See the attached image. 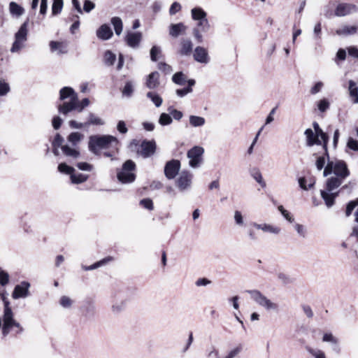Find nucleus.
<instances>
[{"instance_id":"obj_1","label":"nucleus","mask_w":358,"mask_h":358,"mask_svg":"<svg viewBox=\"0 0 358 358\" xmlns=\"http://www.w3.org/2000/svg\"><path fill=\"white\" fill-rule=\"evenodd\" d=\"M332 173L334 176H330L326 180L324 189L320 191L321 197L328 208L334 204V200L340 192V190L337 191L336 189L350 176V171L346 163L343 160H328L323 171V176L327 177Z\"/></svg>"},{"instance_id":"obj_2","label":"nucleus","mask_w":358,"mask_h":358,"mask_svg":"<svg viewBox=\"0 0 358 358\" xmlns=\"http://www.w3.org/2000/svg\"><path fill=\"white\" fill-rule=\"evenodd\" d=\"M118 139L110 135H92L89 138L88 148L93 154L98 155L101 150L115 148L117 149Z\"/></svg>"},{"instance_id":"obj_3","label":"nucleus","mask_w":358,"mask_h":358,"mask_svg":"<svg viewBox=\"0 0 358 358\" xmlns=\"http://www.w3.org/2000/svg\"><path fill=\"white\" fill-rule=\"evenodd\" d=\"M2 320L1 334L3 337H6L11 331L16 335L24 332V327L15 319L14 313L11 307L8 306V304H6V308H3Z\"/></svg>"},{"instance_id":"obj_4","label":"nucleus","mask_w":358,"mask_h":358,"mask_svg":"<svg viewBox=\"0 0 358 358\" xmlns=\"http://www.w3.org/2000/svg\"><path fill=\"white\" fill-rule=\"evenodd\" d=\"M68 98H69V101H64L62 104L58 106L59 112L63 115H67L75 110L78 105V96L74 90L70 87H64L59 91V99L64 101Z\"/></svg>"},{"instance_id":"obj_5","label":"nucleus","mask_w":358,"mask_h":358,"mask_svg":"<svg viewBox=\"0 0 358 358\" xmlns=\"http://www.w3.org/2000/svg\"><path fill=\"white\" fill-rule=\"evenodd\" d=\"M247 292L250 294L251 299L259 306L264 308L265 310L278 311L279 306L278 303L271 301L268 298L264 295L260 291L257 289L248 290Z\"/></svg>"},{"instance_id":"obj_6","label":"nucleus","mask_w":358,"mask_h":358,"mask_svg":"<svg viewBox=\"0 0 358 358\" xmlns=\"http://www.w3.org/2000/svg\"><path fill=\"white\" fill-rule=\"evenodd\" d=\"M136 164L132 160L126 161L122 169L117 172V179L122 183H129L134 181L136 175L133 173L135 170Z\"/></svg>"},{"instance_id":"obj_7","label":"nucleus","mask_w":358,"mask_h":358,"mask_svg":"<svg viewBox=\"0 0 358 358\" xmlns=\"http://www.w3.org/2000/svg\"><path fill=\"white\" fill-rule=\"evenodd\" d=\"M27 22L23 23L19 30L15 34V41L10 48L13 53L19 52L25 47V42L27 40Z\"/></svg>"},{"instance_id":"obj_8","label":"nucleus","mask_w":358,"mask_h":358,"mask_svg":"<svg viewBox=\"0 0 358 358\" xmlns=\"http://www.w3.org/2000/svg\"><path fill=\"white\" fill-rule=\"evenodd\" d=\"M192 180L193 174L190 171H182L176 181V187L180 192L187 191L191 189Z\"/></svg>"},{"instance_id":"obj_9","label":"nucleus","mask_w":358,"mask_h":358,"mask_svg":"<svg viewBox=\"0 0 358 358\" xmlns=\"http://www.w3.org/2000/svg\"><path fill=\"white\" fill-rule=\"evenodd\" d=\"M204 149L201 146H194L187 153V157L189 159V165L192 168H197L202 162V155Z\"/></svg>"},{"instance_id":"obj_10","label":"nucleus","mask_w":358,"mask_h":358,"mask_svg":"<svg viewBox=\"0 0 358 358\" xmlns=\"http://www.w3.org/2000/svg\"><path fill=\"white\" fill-rule=\"evenodd\" d=\"M180 169V162L177 159H172L166 162L164 166V174L165 176L169 179L171 180L178 174Z\"/></svg>"},{"instance_id":"obj_11","label":"nucleus","mask_w":358,"mask_h":358,"mask_svg":"<svg viewBox=\"0 0 358 358\" xmlns=\"http://www.w3.org/2000/svg\"><path fill=\"white\" fill-rule=\"evenodd\" d=\"M31 285L27 281H22L19 285H17L12 293V297L14 299L20 298H26L30 295L29 287Z\"/></svg>"},{"instance_id":"obj_12","label":"nucleus","mask_w":358,"mask_h":358,"mask_svg":"<svg viewBox=\"0 0 358 358\" xmlns=\"http://www.w3.org/2000/svg\"><path fill=\"white\" fill-rule=\"evenodd\" d=\"M156 143L155 141H147L144 140L141 144V150L138 153L144 158H148L155 152Z\"/></svg>"},{"instance_id":"obj_13","label":"nucleus","mask_w":358,"mask_h":358,"mask_svg":"<svg viewBox=\"0 0 358 358\" xmlns=\"http://www.w3.org/2000/svg\"><path fill=\"white\" fill-rule=\"evenodd\" d=\"M194 59L201 64H206L210 62L208 50L201 46H197L193 52Z\"/></svg>"},{"instance_id":"obj_14","label":"nucleus","mask_w":358,"mask_h":358,"mask_svg":"<svg viewBox=\"0 0 358 358\" xmlns=\"http://www.w3.org/2000/svg\"><path fill=\"white\" fill-rule=\"evenodd\" d=\"M357 6L352 3H339L336 10L335 15L338 17L345 16L357 12Z\"/></svg>"},{"instance_id":"obj_15","label":"nucleus","mask_w":358,"mask_h":358,"mask_svg":"<svg viewBox=\"0 0 358 358\" xmlns=\"http://www.w3.org/2000/svg\"><path fill=\"white\" fill-rule=\"evenodd\" d=\"M142 39L141 32H127L125 36V41L128 46L132 48L138 47Z\"/></svg>"},{"instance_id":"obj_16","label":"nucleus","mask_w":358,"mask_h":358,"mask_svg":"<svg viewBox=\"0 0 358 358\" xmlns=\"http://www.w3.org/2000/svg\"><path fill=\"white\" fill-rule=\"evenodd\" d=\"M159 73L154 71L150 73L146 78L145 86L150 90H155L159 86Z\"/></svg>"},{"instance_id":"obj_17","label":"nucleus","mask_w":358,"mask_h":358,"mask_svg":"<svg viewBox=\"0 0 358 358\" xmlns=\"http://www.w3.org/2000/svg\"><path fill=\"white\" fill-rule=\"evenodd\" d=\"M180 48L178 53L182 56L190 55L192 52L193 44L189 38H182L180 41Z\"/></svg>"},{"instance_id":"obj_18","label":"nucleus","mask_w":358,"mask_h":358,"mask_svg":"<svg viewBox=\"0 0 358 358\" xmlns=\"http://www.w3.org/2000/svg\"><path fill=\"white\" fill-rule=\"evenodd\" d=\"M113 31L110 27L106 24H102L97 30H96V36L103 41H106L110 39L113 36Z\"/></svg>"},{"instance_id":"obj_19","label":"nucleus","mask_w":358,"mask_h":358,"mask_svg":"<svg viewBox=\"0 0 358 358\" xmlns=\"http://www.w3.org/2000/svg\"><path fill=\"white\" fill-rule=\"evenodd\" d=\"M304 134L306 137V145L313 146V145H322V141L311 129H306Z\"/></svg>"},{"instance_id":"obj_20","label":"nucleus","mask_w":358,"mask_h":358,"mask_svg":"<svg viewBox=\"0 0 358 358\" xmlns=\"http://www.w3.org/2000/svg\"><path fill=\"white\" fill-rule=\"evenodd\" d=\"M187 27L182 22L178 24H171L169 27V34L174 38L178 37L180 34H184L186 31Z\"/></svg>"},{"instance_id":"obj_21","label":"nucleus","mask_w":358,"mask_h":358,"mask_svg":"<svg viewBox=\"0 0 358 358\" xmlns=\"http://www.w3.org/2000/svg\"><path fill=\"white\" fill-rule=\"evenodd\" d=\"M251 224L257 229L262 230L264 232H268L274 234H278L280 232V229L279 227L268 224H257L256 222H253Z\"/></svg>"},{"instance_id":"obj_22","label":"nucleus","mask_w":358,"mask_h":358,"mask_svg":"<svg viewBox=\"0 0 358 358\" xmlns=\"http://www.w3.org/2000/svg\"><path fill=\"white\" fill-rule=\"evenodd\" d=\"M299 187L307 191L308 189H312L315 184V178L314 177H301L298 179Z\"/></svg>"},{"instance_id":"obj_23","label":"nucleus","mask_w":358,"mask_h":358,"mask_svg":"<svg viewBox=\"0 0 358 358\" xmlns=\"http://www.w3.org/2000/svg\"><path fill=\"white\" fill-rule=\"evenodd\" d=\"M250 174L252 178L260 185L262 188H264L266 185L265 181L263 179L260 170L257 167H253L250 169Z\"/></svg>"},{"instance_id":"obj_24","label":"nucleus","mask_w":358,"mask_h":358,"mask_svg":"<svg viewBox=\"0 0 358 358\" xmlns=\"http://www.w3.org/2000/svg\"><path fill=\"white\" fill-rule=\"evenodd\" d=\"M113 259H114L113 257L108 256V257L103 258V259L98 261L96 263H94L90 266H83V268L85 271H91V270L96 269V268L101 267V266L107 264L108 263L113 261Z\"/></svg>"},{"instance_id":"obj_25","label":"nucleus","mask_w":358,"mask_h":358,"mask_svg":"<svg viewBox=\"0 0 358 358\" xmlns=\"http://www.w3.org/2000/svg\"><path fill=\"white\" fill-rule=\"evenodd\" d=\"M188 86L183 89L176 90V94L180 97H183L189 93L192 92V87L195 85V80L194 79H189L187 81Z\"/></svg>"},{"instance_id":"obj_26","label":"nucleus","mask_w":358,"mask_h":358,"mask_svg":"<svg viewBox=\"0 0 358 358\" xmlns=\"http://www.w3.org/2000/svg\"><path fill=\"white\" fill-rule=\"evenodd\" d=\"M349 92L350 96L352 99L355 103H358V86L353 80L349 81Z\"/></svg>"},{"instance_id":"obj_27","label":"nucleus","mask_w":358,"mask_h":358,"mask_svg":"<svg viewBox=\"0 0 358 358\" xmlns=\"http://www.w3.org/2000/svg\"><path fill=\"white\" fill-rule=\"evenodd\" d=\"M110 22L113 26L115 34L120 36L123 29V23L121 18L119 17H113L111 18Z\"/></svg>"},{"instance_id":"obj_28","label":"nucleus","mask_w":358,"mask_h":358,"mask_svg":"<svg viewBox=\"0 0 358 358\" xmlns=\"http://www.w3.org/2000/svg\"><path fill=\"white\" fill-rule=\"evenodd\" d=\"M357 31V27L356 26H343V27L336 30V34L338 35H352L355 34Z\"/></svg>"},{"instance_id":"obj_29","label":"nucleus","mask_w":358,"mask_h":358,"mask_svg":"<svg viewBox=\"0 0 358 358\" xmlns=\"http://www.w3.org/2000/svg\"><path fill=\"white\" fill-rule=\"evenodd\" d=\"M192 18L198 21L202 20L207 16V13L201 8H194L191 10Z\"/></svg>"},{"instance_id":"obj_30","label":"nucleus","mask_w":358,"mask_h":358,"mask_svg":"<svg viewBox=\"0 0 358 358\" xmlns=\"http://www.w3.org/2000/svg\"><path fill=\"white\" fill-rule=\"evenodd\" d=\"M62 150L63 153L67 157L77 159L80 156V152L78 150H77L74 148H70L67 145L62 146Z\"/></svg>"},{"instance_id":"obj_31","label":"nucleus","mask_w":358,"mask_h":358,"mask_svg":"<svg viewBox=\"0 0 358 358\" xmlns=\"http://www.w3.org/2000/svg\"><path fill=\"white\" fill-rule=\"evenodd\" d=\"M172 81L178 85H184L187 83V76L181 71L176 73L172 77Z\"/></svg>"},{"instance_id":"obj_32","label":"nucleus","mask_w":358,"mask_h":358,"mask_svg":"<svg viewBox=\"0 0 358 358\" xmlns=\"http://www.w3.org/2000/svg\"><path fill=\"white\" fill-rule=\"evenodd\" d=\"M104 122L96 115L92 113H90L87 122L85 123L86 127L90 125H103Z\"/></svg>"},{"instance_id":"obj_33","label":"nucleus","mask_w":358,"mask_h":358,"mask_svg":"<svg viewBox=\"0 0 358 358\" xmlns=\"http://www.w3.org/2000/svg\"><path fill=\"white\" fill-rule=\"evenodd\" d=\"M9 8L10 13L16 16H20L24 12V10L22 6L13 1L10 3Z\"/></svg>"},{"instance_id":"obj_34","label":"nucleus","mask_w":358,"mask_h":358,"mask_svg":"<svg viewBox=\"0 0 358 358\" xmlns=\"http://www.w3.org/2000/svg\"><path fill=\"white\" fill-rule=\"evenodd\" d=\"M146 96L152 101L156 107L158 108L162 106L163 100L159 94L152 92H148Z\"/></svg>"},{"instance_id":"obj_35","label":"nucleus","mask_w":358,"mask_h":358,"mask_svg":"<svg viewBox=\"0 0 358 358\" xmlns=\"http://www.w3.org/2000/svg\"><path fill=\"white\" fill-rule=\"evenodd\" d=\"M205 122L206 120L203 117L196 115L189 116V124L193 127H201L205 124Z\"/></svg>"},{"instance_id":"obj_36","label":"nucleus","mask_w":358,"mask_h":358,"mask_svg":"<svg viewBox=\"0 0 358 358\" xmlns=\"http://www.w3.org/2000/svg\"><path fill=\"white\" fill-rule=\"evenodd\" d=\"M173 119L170 113H162L159 118V124L162 126L169 125L172 123Z\"/></svg>"},{"instance_id":"obj_37","label":"nucleus","mask_w":358,"mask_h":358,"mask_svg":"<svg viewBox=\"0 0 358 358\" xmlns=\"http://www.w3.org/2000/svg\"><path fill=\"white\" fill-rule=\"evenodd\" d=\"M88 178L87 175H85L83 173H78V174H71V180L72 183L74 184H80L85 182Z\"/></svg>"},{"instance_id":"obj_38","label":"nucleus","mask_w":358,"mask_h":358,"mask_svg":"<svg viewBox=\"0 0 358 358\" xmlns=\"http://www.w3.org/2000/svg\"><path fill=\"white\" fill-rule=\"evenodd\" d=\"M116 59V56L111 51L107 50L104 53L103 60L104 63L108 66L113 65Z\"/></svg>"},{"instance_id":"obj_39","label":"nucleus","mask_w":358,"mask_h":358,"mask_svg":"<svg viewBox=\"0 0 358 358\" xmlns=\"http://www.w3.org/2000/svg\"><path fill=\"white\" fill-rule=\"evenodd\" d=\"M306 350L315 358H326L324 352L321 350L314 349L309 346H306Z\"/></svg>"},{"instance_id":"obj_40","label":"nucleus","mask_w":358,"mask_h":358,"mask_svg":"<svg viewBox=\"0 0 358 358\" xmlns=\"http://www.w3.org/2000/svg\"><path fill=\"white\" fill-rule=\"evenodd\" d=\"M83 135L79 132H73L68 136V141L73 145H76L83 138Z\"/></svg>"},{"instance_id":"obj_41","label":"nucleus","mask_w":358,"mask_h":358,"mask_svg":"<svg viewBox=\"0 0 358 358\" xmlns=\"http://www.w3.org/2000/svg\"><path fill=\"white\" fill-rule=\"evenodd\" d=\"M63 7V0H54L52 6V13L55 15L59 14Z\"/></svg>"},{"instance_id":"obj_42","label":"nucleus","mask_w":358,"mask_h":358,"mask_svg":"<svg viewBox=\"0 0 358 358\" xmlns=\"http://www.w3.org/2000/svg\"><path fill=\"white\" fill-rule=\"evenodd\" d=\"M196 28H199L201 31L206 32L210 29V24L206 17L198 20L197 27Z\"/></svg>"},{"instance_id":"obj_43","label":"nucleus","mask_w":358,"mask_h":358,"mask_svg":"<svg viewBox=\"0 0 358 358\" xmlns=\"http://www.w3.org/2000/svg\"><path fill=\"white\" fill-rule=\"evenodd\" d=\"M133 92L134 87L131 81L127 82L122 91V95L127 97H130L132 95Z\"/></svg>"},{"instance_id":"obj_44","label":"nucleus","mask_w":358,"mask_h":358,"mask_svg":"<svg viewBox=\"0 0 358 358\" xmlns=\"http://www.w3.org/2000/svg\"><path fill=\"white\" fill-rule=\"evenodd\" d=\"M322 341L327 343H331L333 345H337L338 343V339L336 338L331 333H326L323 335Z\"/></svg>"},{"instance_id":"obj_45","label":"nucleus","mask_w":358,"mask_h":358,"mask_svg":"<svg viewBox=\"0 0 358 358\" xmlns=\"http://www.w3.org/2000/svg\"><path fill=\"white\" fill-rule=\"evenodd\" d=\"M10 91L9 84L4 80H0V96H6Z\"/></svg>"},{"instance_id":"obj_46","label":"nucleus","mask_w":358,"mask_h":358,"mask_svg":"<svg viewBox=\"0 0 358 358\" xmlns=\"http://www.w3.org/2000/svg\"><path fill=\"white\" fill-rule=\"evenodd\" d=\"M58 170L61 173H64L66 174H70L71 176V174H73V172L75 171L74 168L68 166L65 163L59 164L58 166Z\"/></svg>"},{"instance_id":"obj_47","label":"nucleus","mask_w":358,"mask_h":358,"mask_svg":"<svg viewBox=\"0 0 358 358\" xmlns=\"http://www.w3.org/2000/svg\"><path fill=\"white\" fill-rule=\"evenodd\" d=\"M167 110L170 113L171 116H172L173 118H174L176 120H180L183 116V114L181 111L173 108V106L169 107Z\"/></svg>"},{"instance_id":"obj_48","label":"nucleus","mask_w":358,"mask_h":358,"mask_svg":"<svg viewBox=\"0 0 358 358\" xmlns=\"http://www.w3.org/2000/svg\"><path fill=\"white\" fill-rule=\"evenodd\" d=\"M320 137L321 138V140L322 141V149L324 150L325 155H327V159H329V153L327 150V144L329 141V136L324 131L322 133V134L320 135Z\"/></svg>"},{"instance_id":"obj_49","label":"nucleus","mask_w":358,"mask_h":358,"mask_svg":"<svg viewBox=\"0 0 358 358\" xmlns=\"http://www.w3.org/2000/svg\"><path fill=\"white\" fill-rule=\"evenodd\" d=\"M59 304L64 308H70L73 304V300L69 296H62L60 298Z\"/></svg>"},{"instance_id":"obj_50","label":"nucleus","mask_w":358,"mask_h":358,"mask_svg":"<svg viewBox=\"0 0 358 358\" xmlns=\"http://www.w3.org/2000/svg\"><path fill=\"white\" fill-rule=\"evenodd\" d=\"M242 351V346L241 345L236 346V348L231 349L224 358H235Z\"/></svg>"},{"instance_id":"obj_51","label":"nucleus","mask_w":358,"mask_h":358,"mask_svg":"<svg viewBox=\"0 0 358 358\" xmlns=\"http://www.w3.org/2000/svg\"><path fill=\"white\" fill-rule=\"evenodd\" d=\"M140 205L149 210H152L154 208L153 202L150 199H143L141 200Z\"/></svg>"},{"instance_id":"obj_52","label":"nucleus","mask_w":358,"mask_h":358,"mask_svg":"<svg viewBox=\"0 0 358 358\" xmlns=\"http://www.w3.org/2000/svg\"><path fill=\"white\" fill-rule=\"evenodd\" d=\"M347 148L353 151H358V141L350 137L348 139Z\"/></svg>"},{"instance_id":"obj_53","label":"nucleus","mask_w":358,"mask_h":358,"mask_svg":"<svg viewBox=\"0 0 358 358\" xmlns=\"http://www.w3.org/2000/svg\"><path fill=\"white\" fill-rule=\"evenodd\" d=\"M125 308V302H117L112 306V311L113 313L117 314L121 312Z\"/></svg>"},{"instance_id":"obj_54","label":"nucleus","mask_w":358,"mask_h":358,"mask_svg":"<svg viewBox=\"0 0 358 358\" xmlns=\"http://www.w3.org/2000/svg\"><path fill=\"white\" fill-rule=\"evenodd\" d=\"M161 52L160 48L157 46H153L150 50V58L153 62H156L157 60V55Z\"/></svg>"},{"instance_id":"obj_55","label":"nucleus","mask_w":358,"mask_h":358,"mask_svg":"<svg viewBox=\"0 0 358 358\" xmlns=\"http://www.w3.org/2000/svg\"><path fill=\"white\" fill-rule=\"evenodd\" d=\"M158 69L166 74H169L172 71L171 66L164 62H159L158 64Z\"/></svg>"},{"instance_id":"obj_56","label":"nucleus","mask_w":358,"mask_h":358,"mask_svg":"<svg viewBox=\"0 0 358 358\" xmlns=\"http://www.w3.org/2000/svg\"><path fill=\"white\" fill-rule=\"evenodd\" d=\"M326 157H327V155H325V154L324 153V156H320L317 159L315 164H316L317 169L319 171H320L323 168H324Z\"/></svg>"},{"instance_id":"obj_57","label":"nucleus","mask_w":358,"mask_h":358,"mask_svg":"<svg viewBox=\"0 0 358 358\" xmlns=\"http://www.w3.org/2000/svg\"><path fill=\"white\" fill-rule=\"evenodd\" d=\"M317 106H318V109L321 112H324L325 110H327L329 108V103L326 99H324L319 101Z\"/></svg>"},{"instance_id":"obj_58","label":"nucleus","mask_w":358,"mask_h":358,"mask_svg":"<svg viewBox=\"0 0 358 358\" xmlns=\"http://www.w3.org/2000/svg\"><path fill=\"white\" fill-rule=\"evenodd\" d=\"M77 167L82 171H91L93 169V166L87 162H79L77 164Z\"/></svg>"},{"instance_id":"obj_59","label":"nucleus","mask_w":358,"mask_h":358,"mask_svg":"<svg viewBox=\"0 0 358 358\" xmlns=\"http://www.w3.org/2000/svg\"><path fill=\"white\" fill-rule=\"evenodd\" d=\"M95 8V4L90 0H85L83 5V10L90 13Z\"/></svg>"},{"instance_id":"obj_60","label":"nucleus","mask_w":358,"mask_h":358,"mask_svg":"<svg viewBox=\"0 0 358 358\" xmlns=\"http://www.w3.org/2000/svg\"><path fill=\"white\" fill-rule=\"evenodd\" d=\"M89 104H90L89 99L85 98L80 102L78 101V105L77 108L76 110H77L78 112H82L83 110L85 107L89 106Z\"/></svg>"},{"instance_id":"obj_61","label":"nucleus","mask_w":358,"mask_h":358,"mask_svg":"<svg viewBox=\"0 0 358 358\" xmlns=\"http://www.w3.org/2000/svg\"><path fill=\"white\" fill-rule=\"evenodd\" d=\"M181 10V5L178 2H174L170 7L169 13L171 15H175Z\"/></svg>"},{"instance_id":"obj_62","label":"nucleus","mask_w":358,"mask_h":358,"mask_svg":"<svg viewBox=\"0 0 358 358\" xmlns=\"http://www.w3.org/2000/svg\"><path fill=\"white\" fill-rule=\"evenodd\" d=\"M234 220L237 225H238V226L243 225V217L240 211L236 210L234 212Z\"/></svg>"},{"instance_id":"obj_63","label":"nucleus","mask_w":358,"mask_h":358,"mask_svg":"<svg viewBox=\"0 0 358 358\" xmlns=\"http://www.w3.org/2000/svg\"><path fill=\"white\" fill-rule=\"evenodd\" d=\"M117 129L120 133L123 134H126L128 131V129L126 127V124L123 120H120L118 122L117 125Z\"/></svg>"},{"instance_id":"obj_64","label":"nucleus","mask_w":358,"mask_h":358,"mask_svg":"<svg viewBox=\"0 0 358 358\" xmlns=\"http://www.w3.org/2000/svg\"><path fill=\"white\" fill-rule=\"evenodd\" d=\"M347 50L350 57L358 59V48L356 46H350Z\"/></svg>"}]
</instances>
